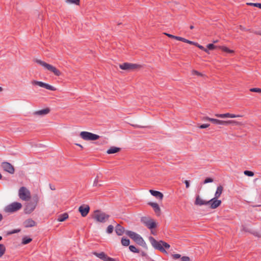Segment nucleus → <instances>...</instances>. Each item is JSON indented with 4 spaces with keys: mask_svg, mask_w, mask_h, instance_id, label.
Returning <instances> with one entry per match:
<instances>
[{
    "mask_svg": "<svg viewBox=\"0 0 261 261\" xmlns=\"http://www.w3.org/2000/svg\"><path fill=\"white\" fill-rule=\"evenodd\" d=\"M181 260V261H190V259L188 256H182Z\"/></svg>",
    "mask_w": 261,
    "mask_h": 261,
    "instance_id": "nucleus-45",
    "label": "nucleus"
},
{
    "mask_svg": "<svg viewBox=\"0 0 261 261\" xmlns=\"http://www.w3.org/2000/svg\"><path fill=\"white\" fill-rule=\"evenodd\" d=\"M3 216L1 214H0V221H2V220L3 219Z\"/></svg>",
    "mask_w": 261,
    "mask_h": 261,
    "instance_id": "nucleus-54",
    "label": "nucleus"
},
{
    "mask_svg": "<svg viewBox=\"0 0 261 261\" xmlns=\"http://www.w3.org/2000/svg\"><path fill=\"white\" fill-rule=\"evenodd\" d=\"M185 184H186V187L187 188H189L190 187V183L189 181L187 180H186L185 181Z\"/></svg>",
    "mask_w": 261,
    "mask_h": 261,
    "instance_id": "nucleus-49",
    "label": "nucleus"
},
{
    "mask_svg": "<svg viewBox=\"0 0 261 261\" xmlns=\"http://www.w3.org/2000/svg\"><path fill=\"white\" fill-rule=\"evenodd\" d=\"M35 200L34 202H29L25 205L24 212L26 214L31 213L36 208L39 198L37 195L35 197Z\"/></svg>",
    "mask_w": 261,
    "mask_h": 261,
    "instance_id": "nucleus-9",
    "label": "nucleus"
},
{
    "mask_svg": "<svg viewBox=\"0 0 261 261\" xmlns=\"http://www.w3.org/2000/svg\"><path fill=\"white\" fill-rule=\"evenodd\" d=\"M195 46L198 47L199 48L203 50V51H204L205 52L207 53H208V50L206 48H205L203 46L199 44L198 43H197L196 42V44H195Z\"/></svg>",
    "mask_w": 261,
    "mask_h": 261,
    "instance_id": "nucleus-35",
    "label": "nucleus"
},
{
    "mask_svg": "<svg viewBox=\"0 0 261 261\" xmlns=\"http://www.w3.org/2000/svg\"><path fill=\"white\" fill-rule=\"evenodd\" d=\"M223 190V187L221 185L217 187V190L215 192V197L216 198L220 197L222 193Z\"/></svg>",
    "mask_w": 261,
    "mask_h": 261,
    "instance_id": "nucleus-26",
    "label": "nucleus"
},
{
    "mask_svg": "<svg viewBox=\"0 0 261 261\" xmlns=\"http://www.w3.org/2000/svg\"><path fill=\"white\" fill-rule=\"evenodd\" d=\"M212 119V118H210L208 117H204L202 118V120L204 121H210V120Z\"/></svg>",
    "mask_w": 261,
    "mask_h": 261,
    "instance_id": "nucleus-50",
    "label": "nucleus"
},
{
    "mask_svg": "<svg viewBox=\"0 0 261 261\" xmlns=\"http://www.w3.org/2000/svg\"><path fill=\"white\" fill-rule=\"evenodd\" d=\"M194 28V27L193 25L190 26V29H193Z\"/></svg>",
    "mask_w": 261,
    "mask_h": 261,
    "instance_id": "nucleus-57",
    "label": "nucleus"
},
{
    "mask_svg": "<svg viewBox=\"0 0 261 261\" xmlns=\"http://www.w3.org/2000/svg\"><path fill=\"white\" fill-rule=\"evenodd\" d=\"M34 62L37 64L40 65L43 67L44 69L54 73L56 76H60L61 74V71L58 70L56 67L48 64L44 61H43L38 59H35L34 60Z\"/></svg>",
    "mask_w": 261,
    "mask_h": 261,
    "instance_id": "nucleus-1",
    "label": "nucleus"
},
{
    "mask_svg": "<svg viewBox=\"0 0 261 261\" xmlns=\"http://www.w3.org/2000/svg\"><path fill=\"white\" fill-rule=\"evenodd\" d=\"M172 256H173V258L175 259L179 258L181 256L179 254H173Z\"/></svg>",
    "mask_w": 261,
    "mask_h": 261,
    "instance_id": "nucleus-48",
    "label": "nucleus"
},
{
    "mask_svg": "<svg viewBox=\"0 0 261 261\" xmlns=\"http://www.w3.org/2000/svg\"><path fill=\"white\" fill-rule=\"evenodd\" d=\"M68 218V214L66 213H65L64 214L60 215L58 216L57 220L59 222H63V221H65L66 219H67Z\"/></svg>",
    "mask_w": 261,
    "mask_h": 261,
    "instance_id": "nucleus-27",
    "label": "nucleus"
},
{
    "mask_svg": "<svg viewBox=\"0 0 261 261\" xmlns=\"http://www.w3.org/2000/svg\"><path fill=\"white\" fill-rule=\"evenodd\" d=\"M149 240L152 246L156 249L160 250L161 252L168 254L167 252L164 248L163 244L164 243L163 241H157L153 237H150Z\"/></svg>",
    "mask_w": 261,
    "mask_h": 261,
    "instance_id": "nucleus-6",
    "label": "nucleus"
},
{
    "mask_svg": "<svg viewBox=\"0 0 261 261\" xmlns=\"http://www.w3.org/2000/svg\"><path fill=\"white\" fill-rule=\"evenodd\" d=\"M120 150V148L117 147L112 146L107 151L108 154L115 153L119 152Z\"/></svg>",
    "mask_w": 261,
    "mask_h": 261,
    "instance_id": "nucleus-25",
    "label": "nucleus"
},
{
    "mask_svg": "<svg viewBox=\"0 0 261 261\" xmlns=\"http://www.w3.org/2000/svg\"><path fill=\"white\" fill-rule=\"evenodd\" d=\"M244 174L248 176H253L254 173L251 171L246 170L244 172Z\"/></svg>",
    "mask_w": 261,
    "mask_h": 261,
    "instance_id": "nucleus-38",
    "label": "nucleus"
},
{
    "mask_svg": "<svg viewBox=\"0 0 261 261\" xmlns=\"http://www.w3.org/2000/svg\"><path fill=\"white\" fill-rule=\"evenodd\" d=\"M192 75H197L198 76H203V75L202 73H200L199 72L195 70H193L192 71Z\"/></svg>",
    "mask_w": 261,
    "mask_h": 261,
    "instance_id": "nucleus-39",
    "label": "nucleus"
},
{
    "mask_svg": "<svg viewBox=\"0 0 261 261\" xmlns=\"http://www.w3.org/2000/svg\"><path fill=\"white\" fill-rule=\"evenodd\" d=\"M129 240L127 239L122 238L121 239V244L124 246H127L129 244Z\"/></svg>",
    "mask_w": 261,
    "mask_h": 261,
    "instance_id": "nucleus-31",
    "label": "nucleus"
},
{
    "mask_svg": "<svg viewBox=\"0 0 261 261\" xmlns=\"http://www.w3.org/2000/svg\"><path fill=\"white\" fill-rule=\"evenodd\" d=\"M247 5L249 6H252L254 7H258L259 8H261V4L260 3H248Z\"/></svg>",
    "mask_w": 261,
    "mask_h": 261,
    "instance_id": "nucleus-36",
    "label": "nucleus"
},
{
    "mask_svg": "<svg viewBox=\"0 0 261 261\" xmlns=\"http://www.w3.org/2000/svg\"><path fill=\"white\" fill-rule=\"evenodd\" d=\"M210 124H203L200 125L199 127L200 128L203 129V128H206L210 126Z\"/></svg>",
    "mask_w": 261,
    "mask_h": 261,
    "instance_id": "nucleus-42",
    "label": "nucleus"
},
{
    "mask_svg": "<svg viewBox=\"0 0 261 261\" xmlns=\"http://www.w3.org/2000/svg\"><path fill=\"white\" fill-rule=\"evenodd\" d=\"M214 181V180L213 178H206L204 181V184H207V183H208V182H212Z\"/></svg>",
    "mask_w": 261,
    "mask_h": 261,
    "instance_id": "nucleus-41",
    "label": "nucleus"
},
{
    "mask_svg": "<svg viewBox=\"0 0 261 261\" xmlns=\"http://www.w3.org/2000/svg\"><path fill=\"white\" fill-rule=\"evenodd\" d=\"M184 42L189 43L190 44L194 45L195 46V44L196 43V42H193V41H190V40H187L186 39H185Z\"/></svg>",
    "mask_w": 261,
    "mask_h": 261,
    "instance_id": "nucleus-43",
    "label": "nucleus"
},
{
    "mask_svg": "<svg viewBox=\"0 0 261 261\" xmlns=\"http://www.w3.org/2000/svg\"><path fill=\"white\" fill-rule=\"evenodd\" d=\"M250 91L253 92L261 93V89L257 88H251Z\"/></svg>",
    "mask_w": 261,
    "mask_h": 261,
    "instance_id": "nucleus-40",
    "label": "nucleus"
},
{
    "mask_svg": "<svg viewBox=\"0 0 261 261\" xmlns=\"http://www.w3.org/2000/svg\"><path fill=\"white\" fill-rule=\"evenodd\" d=\"M218 48L221 49L222 51L227 53L231 54L234 52V51L233 50L229 49L226 46H218Z\"/></svg>",
    "mask_w": 261,
    "mask_h": 261,
    "instance_id": "nucleus-28",
    "label": "nucleus"
},
{
    "mask_svg": "<svg viewBox=\"0 0 261 261\" xmlns=\"http://www.w3.org/2000/svg\"><path fill=\"white\" fill-rule=\"evenodd\" d=\"M165 34L166 36H167L168 37H169L170 38H173V39H174V37H175V36H174V35H172L171 34H168V33H165Z\"/></svg>",
    "mask_w": 261,
    "mask_h": 261,
    "instance_id": "nucleus-51",
    "label": "nucleus"
},
{
    "mask_svg": "<svg viewBox=\"0 0 261 261\" xmlns=\"http://www.w3.org/2000/svg\"><path fill=\"white\" fill-rule=\"evenodd\" d=\"M207 47L210 50H213L214 49L218 48V46L214 45L213 44H208L207 45Z\"/></svg>",
    "mask_w": 261,
    "mask_h": 261,
    "instance_id": "nucleus-37",
    "label": "nucleus"
},
{
    "mask_svg": "<svg viewBox=\"0 0 261 261\" xmlns=\"http://www.w3.org/2000/svg\"><path fill=\"white\" fill-rule=\"evenodd\" d=\"M49 111H50L49 109L46 108L45 109L38 110V111H36L34 112L33 113V115H36V116H44V115L48 114Z\"/></svg>",
    "mask_w": 261,
    "mask_h": 261,
    "instance_id": "nucleus-20",
    "label": "nucleus"
},
{
    "mask_svg": "<svg viewBox=\"0 0 261 261\" xmlns=\"http://www.w3.org/2000/svg\"><path fill=\"white\" fill-rule=\"evenodd\" d=\"M31 83L34 86H38L51 91H56L57 90L56 87L42 82L34 80L32 81Z\"/></svg>",
    "mask_w": 261,
    "mask_h": 261,
    "instance_id": "nucleus-10",
    "label": "nucleus"
},
{
    "mask_svg": "<svg viewBox=\"0 0 261 261\" xmlns=\"http://www.w3.org/2000/svg\"><path fill=\"white\" fill-rule=\"evenodd\" d=\"M19 198L24 201H29L31 198V193L25 187H22L18 190Z\"/></svg>",
    "mask_w": 261,
    "mask_h": 261,
    "instance_id": "nucleus-7",
    "label": "nucleus"
},
{
    "mask_svg": "<svg viewBox=\"0 0 261 261\" xmlns=\"http://www.w3.org/2000/svg\"><path fill=\"white\" fill-rule=\"evenodd\" d=\"M135 126L136 127H140V126L139 125H136Z\"/></svg>",
    "mask_w": 261,
    "mask_h": 261,
    "instance_id": "nucleus-59",
    "label": "nucleus"
},
{
    "mask_svg": "<svg viewBox=\"0 0 261 261\" xmlns=\"http://www.w3.org/2000/svg\"><path fill=\"white\" fill-rule=\"evenodd\" d=\"M125 233L138 244L145 248H147V244L141 236L135 232L129 230L126 231Z\"/></svg>",
    "mask_w": 261,
    "mask_h": 261,
    "instance_id": "nucleus-3",
    "label": "nucleus"
},
{
    "mask_svg": "<svg viewBox=\"0 0 261 261\" xmlns=\"http://www.w3.org/2000/svg\"><path fill=\"white\" fill-rule=\"evenodd\" d=\"M2 240V237L1 236H0V241H1Z\"/></svg>",
    "mask_w": 261,
    "mask_h": 261,
    "instance_id": "nucleus-61",
    "label": "nucleus"
},
{
    "mask_svg": "<svg viewBox=\"0 0 261 261\" xmlns=\"http://www.w3.org/2000/svg\"><path fill=\"white\" fill-rule=\"evenodd\" d=\"M3 91V88L0 87V92H2Z\"/></svg>",
    "mask_w": 261,
    "mask_h": 261,
    "instance_id": "nucleus-58",
    "label": "nucleus"
},
{
    "mask_svg": "<svg viewBox=\"0 0 261 261\" xmlns=\"http://www.w3.org/2000/svg\"><path fill=\"white\" fill-rule=\"evenodd\" d=\"M218 42V41L217 40H214V41H213V42L214 43H217Z\"/></svg>",
    "mask_w": 261,
    "mask_h": 261,
    "instance_id": "nucleus-55",
    "label": "nucleus"
},
{
    "mask_svg": "<svg viewBox=\"0 0 261 261\" xmlns=\"http://www.w3.org/2000/svg\"><path fill=\"white\" fill-rule=\"evenodd\" d=\"M2 167L4 170L10 174H13L14 173L15 170L14 167L8 162L2 163Z\"/></svg>",
    "mask_w": 261,
    "mask_h": 261,
    "instance_id": "nucleus-14",
    "label": "nucleus"
},
{
    "mask_svg": "<svg viewBox=\"0 0 261 261\" xmlns=\"http://www.w3.org/2000/svg\"><path fill=\"white\" fill-rule=\"evenodd\" d=\"M129 249L130 251L135 253H138L139 250H138L134 246L130 245L129 246Z\"/></svg>",
    "mask_w": 261,
    "mask_h": 261,
    "instance_id": "nucleus-34",
    "label": "nucleus"
},
{
    "mask_svg": "<svg viewBox=\"0 0 261 261\" xmlns=\"http://www.w3.org/2000/svg\"><path fill=\"white\" fill-rule=\"evenodd\" d=\"M6 247L3 244H0V257H1L5 253Z\"/></svg>",
    "mask_w": 261,
    "mask_h": 261,
    "instance_id": "nucleus-30",
    "label": "nucleus"
},
{
    "mask_svg": "<svg viewBox=\"0 0 261 261\" xmlns=\"http://www.w3.org/2000/svg\"><path fill=\"white\" fill-rule=\"evenodd\" d=\"M138 67H139V65H138L129 63H124L119 65V67L121 69L125 70H133L138 68Z\"/></svg>",
    "mask_w": 261,
    "mask_h": 261,
    "instance_id": "nucleus-13",
    "label": "nucleus"
},
{
    "mask_svg": "<svg viewBox=\"0 0 261 261\" xmlns=\"http://www.w3.org/2000/svg\"><path fill=\"white\" fill-rule=\"evenodd\" d=\"M141 222L149 229H152L156 226V223L149 217H142L141 218Z\"/></svg>",
    "mask_w": 261,
    "mask_h": 261,
    "instance_id": "nucleus-11",
    "label": "nucleus"
},
{
    "mask_svg": "<svg viewBox=\"0 0 261 261\" xmlns=\"http://www.w3.org/2000/svg\"><path fill=\"white\" fill-rule=\"evenodd\" d=\"M240 29H241L242 30H244V29L241 25L240 26Z\"/></svg>",
    "mask_w": 261,
    "mask_h": 261,
    "instance_id": "nucleus-56",
    "label": "nucleus"
},
{
    "mask_svg": "<svg viewBox=\"0 0 261 261\" xmlns=\"http://www.w3.org/2000/svg\"><path fill=\"white\" fill-rule=\"evenodd\" d=\"M218 125H227L228 124L240 125L241 123L235 120H221L218 119Z\"/></svg>",
    "mask_w": 261,
    "mask_h": 261,
    "instance_id": "nucleus-17",
    "label": "nucleus"
},
{
    "mask_svg": "<svg viewBox=\"0 0 261 261\" xmlns=\"http://www.w3.org/2000/svg\"><path fill=\"white\" fill-rule=\"evenodd\" d=\"M109 215L100 211L94 212L93 218L97 222L105 223L109 218Z\"/></svg>",
    "mask_w": 261,
    "mask_h": 261,
    "instance_id": "nucleus-4",
    "label": "nucleus"
},
{
    "mask_svg": "<svg viewBox=\"0 0 261 261\" xmlns=\"http://www.w3.org/2000/svg\"><path fill=\"white\" fill-rule=\"evenodd\" d=\"M116 233L118 236H121L124 232V228L119 224H117L115 227Z\"/></svg>",
    "mask_w": 261,
    "mask_h": 261,
    "instance_id": "nucleus-24",
    "label": "nucleus"
},
{
    "mask_svg": "<svg viewBox=\"0 0 261 261\" xmlns=\"http://www.w3.org/2000/svg\"><path fill=\"white\" fill-rule=\"evenodd\" d=\"M32 241V239L25 237L22 239V244H27Z\"/></svg>",
    "mask_w": 261,
    "mask_h": 261,
    "instance_id": "nucleus-33",
    "label": "nucleus"
},
{
    "mask_svg": "<svg viewBox=\"0 0 261 261\" xmlns=\"http://www.w3.org/2000/svg\"><path fill=\"white\" fill-rule=\"evenodd\" d=\"M19 231H20L19 230H14L13 231H12L10 233H9V234H12V233H16V232H19Z\"/></svg>",
    "mask_w": 261,
    "mask_h": 261,
    "instance_id": "nucleus-52",
    "label": "nucleus"
},
{
    "mask_svg": "<svg viewBox=\"0 0 261 261\" xmlns=\"http://www.w3.org/2000/svg\"><path fill=\"white\" fill-rule=\"evenodd\" d=\"M75 145H77V146H79V147H80L81 148H83V146H82V145H81V144H80L76 143V144H75Z\"/></svg>",
    "mask_w": 261,
    "mask_h": 261,
    "instance_id": "nucleus-53",
    "label": "nucleus"
},
{
    "mask_svg": "<svg viewBox=\"0 0 261 261\" xmlns=\"http://www.w3.org/2000/svg\"><path fill=\"white\" fill-rule=\"evenodd\" d=\"M79 211L80 212L82 217H86L90 211V207L88 205L83 204L79 208Z\"/></svg>",
    "mask_w": 261,
    "mask_h": 261,
    "instance_id": "nucleus-16",
    "label": "nucleus"
},
{
    "mask_svg": "<svg viewBox=\"0 0 261 261\" xmlns=\"http://www.w3.org/2000/svg\"><path fill=\"white\" fill-rule=\"evenodd\" d=\"M22 206L20 203L14 202L7 205L4 208V211L7 213H13L20 210Z\"/></svg>",
    "mask_w": 261,
    "mask_h": 261,
    "instance_id": "nucleus-5",
    "label": "nucleus"
},
{
    "mask_svg": "<svg viewBox=\"0 0 261 261\" xmlns=\"http://www.w3.org/2000/svg\"><path fill=\"white\" fill-rule=\"evenodd\" d=\"M92 254L103 261H116V259L108 256L105 252H93Z\"/></svg>",
    "mask_w": 261,
    "mask_h": 261,
    "instance_id": "nucleus-12",
    "label": "nucleus"
},
{
    "mask_svg": "<svg viewBox=\"0 0 261 261\" xmlns=\"http://www.w3.org/2000/svg\"><path fill=\"white\" fill-rule=\"evenodd\" d=\"M163 246H164V248L165 249H169L170 247V245L168 244V243H166L164 242V244H163Z\"/></svg>",
    "mask_w": 261,
    "mask_h": 261,
    "instance_id": "nucleus-47",
    "label": "nucleus"
},
{
    "mask_svg": "<svg viewBox=\"0 0 261 261\" xmlns=\"http://www.w3.org/2000/svg\"><path fill=\"white\" fill-rule=\"evenodd\" d=\"M24 225L25 227H31L35 226L36 222L32 219H29L24 221Z\"/></svg>",
    "mask_w": 261,
    "mask_h": 261,
    "instance_id": "nucleus-23",
    "label": "nucleus"
},
{
    "mask_svg": "<svg viewBox=\"0 0 261 261\" xmlns=\"http://www.w3.org/2000/svg\"><path fill=\"white\" fill-rule=\"evenodd\" d=\"M218 198H216L215 197L214 198H212L210 200L208 201V204L210 205L211 208H216L221 204V201L220 200L217 199Z\"/></svg>",
    "mask_w": 261,
    "mask_h": 261,
    "instance_id": "nucleus-15",
    "label": "nucleus"
},
{
    "mask_svg": "<svg viewBox=\"0 0 261 261\" xmlns=\"http://www.w3.org/2000/svg\"><path fill=\"white\" fill-rule=\"evenodd\" d=\"M215 116L216 117L220 118H236L241 117L240 115H236L233 114H230L229 113H224V114H215Z\"/></svg>",
    "mask_w": 261,
    "mask_h": 261,
    "instance_id": "nucleus-18",
    "label": "nucleus"
},
{
    "mask_svg": "<svg viewBox=\"0 0 261 261\" xmlns=\"http://www.w3.org/2000/svg\"><path fill=\"white\" fill-rule=\"evenodd\" d=\"M148 204L153 208L154 211L155 212V213H156V214L158 216L160 215L161 208L158 203L150 202H148Z\"/></svg>",
    "mask_w": 261,
    "mask_h": 261,
    "instance_id": "nucleus-19",
    "label": "nucleus"
},
{
    "mask_svg": "<svg viewBox=\"0 0 261 261\" xmlns=\"http://www.w3.org/2000/svg\"><path fill=\"white\" fill-rule=\"evenodd\" d=\"M65 2L69 5L74 4L76 5H79L80 0H65Z\"/></svg>",
    "mask_w": 261,
    "mask_h": 261,
    "instance_id": "nucleus-29",
    "label": "nucleus"
},
{
    "mask_svg": "<svg viewBox=\"0 0 261 261\" xmlns=\"http://www.w3.org/2000/svg\"><path fill=\"white\" fill-rule=\"evenodd\" d=\"M34 62L37 64L40 65L43 67L44 69L54 73L56 76H60L61 74V71L58 70L56 67L48 64L44 61H43L38 59H35L34 60Z\"/></svg>",
    "mask_w": 261,
    "mask_h": 261,
    "instance_id": "nucleus-2",
    "label": "nucleus"
},
{
    "mask_svg": "<svg viewBox=\"0 0 261 261\" xmlns=\"http://www.w3.org/2000/svg\"><path fill=\"white\" fill-rule=\"evenodd\" d=\"M174 39L177 40H179V41H182V42H184L185 41V38H182V37H178V36H176L174 37Z\"/></svg>",
    "mask_w": 261,
    "mask_h": 261,
    "instance_id": "nucleus-44",
    "label": "nucleus"
},
{
    "mask_svg": "<svg viewBox=\"0 0 261 261\" xmlns=\"http://www.w3.org/2000/svg\"><path fill=\"white\" fill-rule=\"evenodd\" d=\"M80 137L85 141H95L98 140L99 136L90 132L83 131L81 132Z\"/></svg>",
    "mask_w": 261,
    "mask_h": 261,
    "instance_id": "nucleus-8",
    "label": "nucleus"
},
{
    "mask_svg": "<svg viewBox=\"0 0 261 261\" xmlns=\"http://www.w3.org/2000/svg\"><path fill=\"white\" fill-rule=\"evenodd\" d=\"M195 204L200 206L202 205H207L208 204V201H207L203 200L199 195H198L196 196Z\"/></svg>",
    "mask_w": 261,
    "mask_h": 261,
    "instance_id": "nucleus-21",
    "label": "nucleus"
},
{
    "mask_svg": "<svg viewBox=\"0 0 261 261\" xmlns=\"http://www.w3.org/2000/svg\"><path fill=\"white\" fill-rule=\"evenodd\" d=\"M149 192L152 195H153V196L157 198L160 199V200H162L163 198V194L159 191L150 190Z\"/></svg>",
    "mask_w": 261,
    "mask_h": 261,
    "instance_id": "nucleus-22",
    "label": "nucleus"
},
{
    "mask_svg": "<svg viewBox=\"0 0 261 261\" xmlns=\"http://www.w3.org/2000/svg\"><path fill=\"white\" fill-rule=\"evenodd\" d=\"M210 122H212L214 124H217L218 122V119H215V118H212V119L210 120Z\"/></svg>",
    "mask_w": 261,
    "mask_h": 261,
    "instance_id": "nucleus-46",
    "label": "nucleus"
},
{
    "mask_svg": "<svg viewBox=\"0 0 261 261\" xmlns=\"http://www.w3.org/2000/svg\"><path fill=\"white\" fill-rule=\"evenodd\" d=\"M2 174L0 173V179L2 178Z\"/></svg>",
    "mask_w": 261,
    "mask_h": 261,
    "instance_id": "nucleus-60",
    "label": "nucleus"
},
{
    "mask_svg": "<svg viewBox=\"0 0 261 261\" xmlns=\"http://www.w3.org/2000/svg\"><path fill=\"white\" fill-rule=\"evenodd\" d=\"M113 230H114L113 226L112 225H110L107 227V232L109 234L112 233L113 231Z\"/></svg>",
    "mask_w": 261,
    "mask_h": 261,
    "instance_id": "nucleus-32",
    "label": "nucleus"
}]
</instances>
